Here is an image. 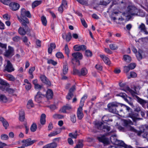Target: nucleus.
Instances as JSON below:
<instances>
[{
  "instance_id": "obj_60",
  "label": "nucleus",
  "mask_w": 148,
  "mask_h": 148,
  "mask_svg": "<svg viewBox=\"0 0 148 148\" xmlns=\"http://www.w3.org/2000/svg\"><path fill=\"white\" fill-rule=\"evenodd\" d=\"M21 39V38L18 36H15L12 38V40L15 42H17Z\"/></svg>"
},
{
  "instance_id": "obj_17",
  "label": "nucleus",
  "mask_w": 148,
  "mask_h": 148,
  "mask_svg": "<svg viewBox=\"0 0 148 148\" xmlns=\"http://www.w3.org/2000/svg\"><path fill=\"white\" fill-rule=\"evenodd\" d=\"M72 107L69 104H66L65 106H63L60 110V111L62 112L66 113H68L67 111H70Z\"/></svg>"
},
{
  "instance_id": "obj_27",
  "label": "nucleus",
  "mask_w": 148,
  "mask_h": 148,
  "mask_svg": "<svg viewBox=\"0 0 148 148\" xmlns=\"http://www.w3.org/2000/svg\"><path fill=\"white\" fill-rule=\"evenodd\" d=\"M88 73V70L85 68H82L80 71V76H84Z\"/></svg>"
},
{
  "instance_id": "obj_21",
  "label": "nucleus",
  "mask_w": 148,
  "mask_h": 148,
  "mask_svg": "<svg viewBox=\"0 0 148 148\" xmlns=\"http://www.w3.org/2000/svg\"><path fill=\"white\" fill-rule=\"evenodd\" d=\"M115 144L119 146H121L125 147L126 145V144L122 140H120L118 139H115Z\"/></svg>"
},
{
  "instance_id": "obj_8",
  "label": "nucleus",
  "mask_w": 148,
  "mask_h": 148,
  "mask_svg": "<svg viewBox=\"0 0 148 148\" xmlns=\"http://www.w3.org/2000/svg\"><path fill=\"white\" fill-rule=\"evenodd\" d=\"M17 18L22 26H24L25 28L27 27V25L29 24V21L27 18L26 17L21 18L18 16Z\"/></svg>"
},
{
  "instance_id": "obj_62",
  "label": "nucleus",
  "mask_w": 148,
  "mask_h": 148,
  "mask_svg": "<svg viewBox=\"0 0 148 148\" xmlns=\"http://www.w3.org/2000/svg\"><path fill=\"white\" fill-rule=\"evenodd\" d=\"M130 77H128V78L130 79L131 77L134 78L136 77L137 76V74L134 72H131L130 73Z\"/></svg>"
},
{
  "instance_id": "obj_61",
  "label": "nucleus",
  "mask_w": 148,
  "mask_h": 148,
  "mask_svg": "<svg viewBox=\"0 0 148 148\" xmlns=\"http://www.w3.org/2000/svg\"><path fill=\"white\" fill-rule=\"evenodd\" d=\"M110 127L108 125H103L102 130H104V131H109L110 130Z\"/></svg>"
},
{
  "instance_id": "obj_15",
  "label": "nucleus",
  "mask_w": 148,
  "mask_h": 148,
  "mask_svg": "<svg viewBox=\"0 0 148 148\" xmlns=\"http://www.w3.org/2000/svg\"><path fill=\"white\" fill-rule=\"evenodd\" d=\"M35 141V140H31L29 139H24L21 142L23 143V145L25 147L32 145Z\"/></svg>"
},
{
  "instance_id": "obj_51",
  "label": "nucleus",
  "mask_w": 148,
  "mask_h": 148,
  "mask_svg": "<svg viewBox=\"0 0 148 148\" xmlns=\"http://www.w3.org/2000/svg\"><path fill=\"white\" fill-rule=\"evenodd\" d=\"M85 54V55L87 57H91L92 56V52L88 50H86Z\"/></svg>"
},
{
  "instance_id": "obj_41",
  "label": "nucleus",
  "mask_w": 148,
  "mask_h": 148,
  "mask_svg": "<svg viewBox=\"0 0 148 148\" xmlns=\"http://www.w3.org/2000/svg\"><path fill=\"white\" fill-rule=\"evenodd\" d=\"M64 50L65 53L66 54L67 57L68 58H69L70 51L68 48L67 44L65 45L64 48Z\"/></svg>"
},
{
  "instance_id": "obj_57",
  "label": "nucleus",
  "mask_w": 148,
  "mask_h": 148,
  "mask_svg": "<svg viewBox=\"0 0 148 148\" xmlns=\"http://www.w3.org/2000/svg\"><path fill=\"white\" fill-rule=\"evenodd\" d=\"M136 56L139 60H141L142 58V55L139 52H138L136 53Z\"/></svg>"
},
{
  "instance_id": "obj_43",
  "label": "nucleus",
  "mask_w": 148,
  "mask_h": 148,
  "mask_svg": "<svg viewBox=\"0 0 148 148\" xmlns=\"http://www.w3.org/2000/svg\"><path fill=\"white\" fill-rule=\"evenodd\" d=\"M146 27L145 24L143 23H141L138 27V29L141 32H143L144 30L146 29Z\"/></svg>"
},
{
  "instance_id": "obj_54",
  "label": "nucleus",
  "mask_w": 148,
  "mask_h": 148,
  "mask_svg": "<svg viewBox=\"0 0 148 148\" xmlns=\"http://www.w3.org/2000/svg\"><path fill=\"white\" fill-rule=\"evenodd\" d=\"M56 57L58 58H63L64 57L62 53L60 52L57 53L56 54Z\"/></svg>"
},
{
  "instance_id": "obj_9",
  "label": "nucleus",
  "mask_w": 148,
  "mask_h": 148,
  "mask_svg": "<svg viewBox=\"0 0 148 148\" xmlns=\"http://www.w3.org/2000/svg\"><path fill=\"white\" fill-rule=\"evenodd\" d=\"M148 130V125H142L140 127V131L138 132L137 135L138 136L141 137V136L145 133V132Z\"/></svg>"
},
{
  "instance_id": "obj_49",
  "label": "nucleus",
  "mask_w": 148,
  "mask_h": 148,
  "mask_svg": "<svg viewBox=\"0 0 148 148\" xmlns=\"http://www.w3.org/2000/svg\"><path fill=\"white\" fill-rule=\"evenodd\" d=\"M137 116V114H135L132 113L129 114V117L131 118L134 121H135Z\"/></svg>"
},
{
  "instance_id": "obj_37",
  "label": "nucleus",
  "mask_w": 148,
  "mask_h": 148,
  "mask_svg": "<svg viewBox=\"0 0 148 148\" xmlns=\"http://www.w3.org/2000/svg\"><path fill=\"white\" fill-rule=\"evenodd\" d=\"M41 1H36L33 3L32 5V8H34L38 6L41 3Z\"/></svg>"
},
{
  "instance_id": "obj_46",
  "label": "nucleus",
  "mask_w": 148,
  "mask_h": 148,
  "mask_svg": "<svg viewBox=\"0 0 148 148\" xmlns=\"http://www.w3.org/2000/svg\"><path fill=\"white\" fill-rule=\"evenodd\" d=\"M53 117L55 119H62L63 118V116L58 114H55L53 115Z\"/></svg>"
},
{
  "instance_id": "obj_48",
  "label": "nucleus",
  "mask_w": 148,
  "mask_h": 148,
  "mask_svg": "<svg viewBox=\"0 0 148 148\" xmlns=\"http://www.w3.org/2000/svg\"><path fill=\"white\" fill-rule=\"evenodd\" d=\"M109 47L110 49L112 50H116L118 48V46L114 44H110Z\"/></svg>"
},
{
  "instance_id": "obj_11",
  "label": "nucleus",
  "mask_w": 148,
  "mask_h": 148,
  "mask_svg": "<svg viewBox=\"0 0 148 148\" xmlns=\"http://www.w3.org/2000/svg\"><path fill=\"white\" fill-rule=\"evenodd\" d=\"M1 89L3 91H4L5 90L11 96H16V94H15L16 90V89L15 88L14 89L9 87H4L3 88H2Z\"/></svg>"
},
{
  "instance_id": "obj_13",
  "label": "nucleus",
  "mask_w": 148,
  "mask_h": 148,
  "mask_svg": "<svg viewBox=\"0 0 148 148\" xmlns=\"http://www.w3.org/2000/svg\"><path fill=\"white\" fill-rule=\"evenodd\" d=\"M44 97L45 95L42 94L40 92L38 91L35 97V100L37 102L40 103L41 102L42 98Z\"/></svg>"
},
{
  "instance_id": "obj_19",
  "label": "nucleus",
  "mask_w": 148,
  "mask_h": 148,
  "mask_svg": "<svg viewBox=\"0 0 148 148\" xmlns=\"http://www.w3.org/2000/svg\"><path fill=\"white\" fill-rule=\"evenodd\" d=\"M100 57L103 60L104 62L107 64L109 65L110 63V61L109 58L104 55H100Z\"/></svg>"
},
{
  "instance_id": "obj_5",
  "label": "nucleus",
  "mask_w": 148,
  "mask_h": 148,
  "mask_svg": "<svg viewBox=\"0 0 148 148\" xmlns=\"http://www.w3.org/2000/svg\"><path fill=\"white\" fill-rule=\"evenodd\" d=\"M6 63L4 65V70L8 73H11L15 70L12 64L8 60H5Z\"/></svg>"
},
{
  "instance_id": "obj_23",
  "label": "nucleus",
  "mask_w": 148,
  "mask_h": 148,
  "mask_svg": "<svg viewBox=\"0 0 148 148\" xmlns=\"http://www.w3.org/2000/svg\"><path fill=\"white\" fill-rule=\"evenodd\" d=\"M83 141L82 139H78L77 144L74 148H82L83 146Z\"/></svg>"
},
{
  "instance_id": "obj_29",
  "label": "nucleus",
  "mask_w": 148,
  "mask_h": 148,
  "mask_svg": "<svg viewBox=\"0 0 148 148\" xmlns=\"http://www.w3.org/2000/svg\"><path fill=\"white\" fill-rule=\"evenodd\" d=\"M18 33L21 35H24L26 34V31L24 28L20 27L18 29Z\"/></svg>"
},
{
  "instance_id": "obj_31",
  "label": "nucleus",
  "mask_w": 148,
  "mask_h": 148,
  "mask_svg": "<svg viewBox=\"0 0 148 148\" xmlns=\"http://www.w3.org/2000/svg\"><path fill=\"white\" fill-rule=\"evenodd\" d=\"M25 119V113L23 111H20L19 113V119L21 121H23Z\"/></svg>"
},
{
  "instance_id": "obj_39",
  "label": "nucleus",
  "mask_w": 148,
  "mask_h": 148,
  "mask_svg": "<svg viewBox=\"0 0 148 148\" xmlns=\"http://www.w3.org/2000/svg\"><path fill=\"white\" fill-rule=\"evenodd\" d=\"M78 134L77 133V131H76L75 132H73L70 133L69 134V136L71 138H77Z\"/></svg>"
},
{
  "instance_id": "obj_42",
  "label": "nucleus",
  "mask_w": 148,
  "mask_h": 148,
  "mask_svg": "<svg viewBox=\"0 0 148 148\" xmlns=\"http://www.w3.org/2000/svg\"><path fill=\"white\" fill-rule=\"evenodd\" d=\"M124 60L127 62H129L131 60V57L127 55H125L123 56Z\"/></svg>"
},
{
  "instance_id": "obj_14",
  "label": "nucleus",
  "mask_w": 148,
  "mask_h": 148,
  "mask_svg": "<svg viewBox=\"0 0 148 148\" xmlns=\"http://www.w3.org/2000/svg\"><path fill=\"white\" fill-rule=\"evenodd\" d=\"M82 107L80 106L77 109V115L79 120H81L84 117V114L82 112Z\"/></svg>"
},
{
  "instance_id": "obj_3",
  "label": "nucleus",
  "mask_w": 148,
  "mask_h": 148,
  "mask_svg": "<svg viewBox=\"0 0 148 148\" xmlns=\"http://www.w3.org/2000/svg\"><path fill=\"white\" fill-rule=\"evenodd\" d=\"M72 55L73 58L71 59V62L74 66H79L80 65V61L78 60H81L83 58L82 54L79 52L73 53Z\"/></svg>"
},
{
  "instance_id": "obj_32",
  "label": "nucleus",
  "mask_w": 148,
  "mask_h": 148,
  "mask_svg": "<svg viewBox=\"0 0 148 148\" xmlns=\"http://www.w3.org/2000/svg\"><path fill=\"white\" fill-rule=\"evenodd\" d=\"M123 121L124 123V125L125 126H128L131 125L133 124V123L132 121L130 120H123Z\"/></svg>"
},
{
  "instance_id": "obj_64",
  "label": "nucleus",
  "mask_w": 148,
  "mask_h": 148,
  "mask_svg": "<svg viewBox=\"0 0 148 148\" xmlns=\"http://www.w3.org/2000/svg\"><path fill=\"white\" fill-rule=\"evenodd\" d=\"M130 70L134 69L136 66V64H135L131 63L128 66Z\"/></svg>"
},
{
  "instance_id": "obj_35",
  "label": "nucleus",
  "mask_w": 148,
  "mask_h": 148,
  "mask_svg": "<svg viewBox=\"0 0 148 148\" xmlns=\"http://www.w3.org/2000/svg\"><path fill=\"white\" fill-rule=\"evenodd\" d=\"M37 128V126L35 123H33L31 125L30 128V131L32 132H35Z\"/></svg>"
},
{
  "instance_id": "obj_7",
  "label": "nucleus",
  "mask_w": 148,
  "mask_h": 148,
  "mask_svg": "<svg viewBox=\"0 0 148 148\" xmlns=\"http://www.w3.org/2000/svg\"><path fill=\"white\" fill-rule=\"evenodd\" d=\"M118 96L122 97L125 101L130 105H132L133 103L132 102V99L131 97H128L124 93H120Z\"/></svg>"
},
{
  "instance_id": "obj_18",
  "label": "nucleus",
  "mask_w": 148,
  "mask_h": 148,
  "mask_svg": "<svg viewBox=\"0 0 148 148\" xmlns=\"http://www.w3.org/2000/svg\"><path fill=\"white\" fill-rule=\"evenodd\" d=\"M53 96V91L50 89H48L47 90L45 97L48 99H51L52 98Z\"/></svg>"
},
{
  "instance_id": "obj_33",
  "label": "nucleus",
  "mask_w": 148,
  "mask_h": 148,
  "mask_svg": "<svg viewBox=\"0 0 148 148\" xmlns=\"http://www.w3.org/2000/svg\"><path fill=\"white\" fill-rule=\"evenodd\" d=\"M87 95L86 94H85L82 98L80 101V106H83L85 100L87 98Z\"/></svg>"
},
{
  "instance_id": "obj_1",
  "label": "nucleus",
  "mask_w": 148,
  "mask_h": 148,
  "mask_svg": "<svg viewBox=\"0 0 148 148\" xmlns=\"http://www.w3.org/2000/svg\"><path fill=\"white\" fill-rule=\"evenodd\" d=\"M136 87L134 86V90H133L131 89L129 87L126 86L123 88L121 89L127 92H129L131 94L134 98H136L137 101L143 107L145 104L147 103V102L146 100L140 98L136 95Z\"/></svg>"
},
{
  "instance_id": "obj_30",
  "label": "nucleus",
  "mask_w": 148,
  "mask_h": 148,
  "mask_svg": "<svg viewBox=\"0 0 148 148\" xmlns=\"http://www.w3.org/2000/svg\"><path fill=\"white\" fill-rule=\"evenodd\" d=\"M61 132V129H58L56 131H54L52 132H51L48 135V136L49 137H51L55 136L57 134H59Z\"/></svg>"
},
{
  "instance_id": "obj_38",
  "label": "nucleus",
  "mask_w": 148,
  "mask_h": 148,
  "mask_svg": "<svg viewBox=\"0 0 148 148\" xmlns=\"http://www.w3.org/2000/svg\"><path fill=\"white\" fill-rule=\"evenodd\" d=\"M0 84L4 85L5 86L8 87L10 86V84L7 82L6 81H5V80L2 79L0 78Z\"/></svg>"
},
{
  "instance_id": "obj_45",
  "label": "nucleus",
  "mask_w": 148,
  "mask_h": 148,
  "mask_svg": "<svg viewBox=\"0 0 148 148\" xmlns=\"http://www.w3.org/2000/svg\"><path fill=\"white\" fill-rule=\"evenodd\" d=\"M47 63L48 64H51L53 66H56L57 64V62H56L51 59H48Z\"/></svg>"
},
{
  "instance_id": "obj_2",
  "label": "nucleus",
  "mask_w": 148,
  "mask_h": 148,
  "mask_svg": "<svg viewBox=\"0 0 148 148\" xmlns=\"http://www.w3.org/2000/svg\"><path fill=\"white\" fill-rule=\"evenodd\" d=\"M109 111L112 113L118 114L119 112L122 111L120 108V107L118 106V104L116 102H112L109 103L107 106Z\"/></svg>"
},
{
  "instance_id": "obj_12",
  "label": "nucleus",
  "mask_w": 148,
  "mask_h": 148,
  "mask_svg": "<svg viewBox=\"0 0 148 148\" xmlns=\"http://www.w3.org/2000/svg\"><path fill=\"white\" fill-rule=\"evenodd\" d=\"M9 6L12 10L15 11L19 9L20 6L19 4L16 3L12 2L10 4Z\"/></svg>"
},
{
  "instance_id": "obj_10",
  "label": "nucleus",
  "mask_w": 148,
  "mask_h": 148,
  "mask_svg": "<svg viewBox=\"0 0 148 148\" xmlns=\"http://www.w3.org/2000/svg\"><path fill=\"white\" fill-rule=\"evenodd\" d=\"M19 17L21 18H25L27 17L29 18H31L32 16L29 11L26 10L24 8H22L21 10V15Z\"/></svg>"
},
{
  "instance_id": "obj_6",
  "label": "nucleus",
  "mask_w": 148,
  "mask_h": 148,
  "mask_svg": "<svg viewBox=\"0 0 148 148\" xmlns=\"http://www.w3.org/2000/svg\"><path fill=\"white\" fill-rule=\"evenodd\" d=\"M8 49L5 51L4 55L6 57L11 58L14 54V49L12 47L10 46H8Z\"/></svg>"
},
{
  "instance_id": "obj_20",
  "label": "nucleus",
  "mask_w": 148,
  "mask_h": 148,
  "mask_svg": "<svg viewBox=\"0 0 148 148\" xmlns=\"http://www.w3.org/2000/svg\"><path fill=\"white\" fill-rule=\"evenodd\" d=\"M62 37L63 39H65L67 42L69 41L72 38L71 34L70 32L68 33L67 34H62Z\"/></svg>"
},
{
  "instance_id": "obj_28",
  "label": "nucleus",
  "mask_w": 148,
  "mask_h": 148,
  "mask_svg": "<svg viewBox=\"0 0 148 148\" xmlns=\"http://www.w3.org/2000/svg\"><path fill=\"white\" fill-rule=\"evenodd\" d=\"M46 115L44 114H42L40 117V122L41 124L43 125L45 124L46 122Z\"/></svg>"
},
{
  "instance_id": "obj_34",
  "label": "nucleus",
  "mask_w": 148,
  "mask_h": 148,
  "mask_svg": "<svg viewBox=\"0 0 148 148\" xmlns=\"http://www.w3.org/2000/svg\"><path fill=\"white\" fill-rule=\"evenodd\" d=\"M68 71V64L66 63L63 66V73L64 75L66 74Z\"/></svg>"
},
{
  "instance_id": "obj_47",
  "label": "nucleus",
  "mask_w": 148,
  "mask_h": 148,
  "mask_svg": "<svg viewBox=\"0 0 148 148\" xmlns=\"http://www.w3.org/2000/svg\"><path fill=\"white\" fill-rule=\"evenodd\" d=\"M61 5L64 8L66 9L67 7V3L66 1L65 0H62Z\"/></svg>"
},
{
  "instance_id": "obj_50",
  "label": "nucleus",
  "mask_w": 148,
  "mask_h": 148,
  "mask_svg": "<svg viewBox=\"0 0 148 148\" xmlns=\"http://www.w3.org/2000/svg\"><path fill=\"white\" fill-rule=\"evenodd\" d=\"M0 1L2 3L7 5H9L11 3L10 0H0Z\"/></svg>"
},
{
  "instance_id": "obj_24",
  "label": "nucleus",
  "mask_w": 148,
  "mask_h": 148,
  "mask_svg": "<svg viewBox=\"0 0 148 148\" xmlns=\"http://www.w3.org/2000/svg\"><path fill=\"white\" fill-rule=\"evenodd\" d=\"M5 76L6 77L7 79L9 81L14 82L15 80V77L12 75L7 74L5 75Z\"/></svg>"
},
{
  "instance_id": "obj_52",
  "label": "nucleus",
  "mask_w": 148,
  "mask_h": 148,
  "mask_svg": "<svg viewBox=\"0 0 148 148\" xmlns=\"http://www.w3.org/2000/svg\"><path fill=\"white\" fill-rule=\"evenodd\" d=\"M23 85L25 86V88L27 90H29L31 89L32 88V85L31 83L28 84H24Z\"/></svg>"
},
{
  "instance_id": "obj_40",
  "label": "nucleus",
  "mask_w": 148,
  "mask_h": 148,
  "mask_svg": "<svg viewBox=\"0 0 148 148\" xmlns=\"http://www.w3.org/2000/svg\"><path fill=\"white\" fill-rule=\"evenodd\" d=\"M34 106V104L33 101L32 100H29L27 103V107L28 109H30L33 107Z\"/></svg>"
},
{
  "instance_id": "obj_44",
  "label": "nucleus",
  "mask_w": 148,
  "mask_h": 148,
  "mask_svg": "<svg viewBox=\"0 0 148 148\" xmlns=\"http://www.w3.org/2000/svg\"><path fill=\"white\" fill-rule=\"evenodd\" d=\"M41 18L42 24L45 26H46L47 24V21L46 18L44 16H42Z\"/></svg>"
},
{
  "instance_id": "obj_36",
  "label": "nucleus",
  "mask_w": 148,
  "mask_h": 148,
  "mask_svg": "<svg viewBox=\"0 0 148 148\" xmlns=\"http://www.w3.org/2000/svg\"><path fill=\"white\" fill-rule=\"evenodd\" d=\"M0 101L6 103L8 101V99L5 95H0Z\"/></svg>"
},
{
  "instance_id": "obj_53",
  "label": "nucleus",
  "mask_w": 148,
  "mask_h": 148,
  "mask_svg": "<svg viewBox=\"0 0 148 148\" xmlns=\"http://www.w3.org/2000/svg\"><path fill=\"white\" fill-rule=\"evenodd\" d=\"M71 120L73 123H75L76 121V117L75 114H72L71 116Z\"/></svg>"
},
{
  "instance_id": "obj_59",
  "label": "nucleus",
  "mask_w": 148,
  "mask_h": 148,
  "mask_svg": "<svg viewBox=\"0 0 148 148\" xmlns=\"http://www.w3.org/2000/svg\"><path fill=\"white\" fill-rule=\"evenodd\" d=\"M22 40L23 42L25 43V44L27 45V46H29V44L27 43L28 41V39L27 37L25 36H24L22 39Z\"/></svg>"
},
{
  "instance_id": "obj_16",
  "label": "nucleus",
  "mask_w": 148,
  "mask_h": 148,
  "mask_svg": "<svg viewBox=\"0 0 148 148\" xmlns=\"http://www.w3.org/2000/svg\"><path fill=\"white\" fill-rule=\"evenodd\" d=\"M40 79L42 82L48 85H51V83L45 75H41L40 76Z\"/></svg>"
},
{
  "instance_id": "obj_22",
  "label": "nucleus",
  "mask_w": 148,
  "mask_h": 148,
  "mask_svg": "<svg viewBox=\"0 0 148 148\" xmlns=\"http://www.w3.org/2000/svg\"><path fill=\"white\" fill-rule=\"evenodd\" d=\"M0 121L2 123L5 129H6L9 126V124L7 121L3 117L0 118Z\"/></svg>"
},
{
  "instance_id": "obj_25",
  "label": "nucleus",
  "mask_w": 148,
  "mask_h": 148,
  "mask_svg": "<svg viewBox=\"0 0 148 148\" xmlns=\"http://www.w3.org/2000/svg\"><path fill=\"white\" fill-rule=\"evenodd\" d=\"M99 141L103 143L104 145L110 144L112 142L111 139H99Z\"/></svg>"
},
{
  "instance_id": "obj_56",
  "label": "nucleus",
  "mask_w": 148,
  "mask_h": 148,
  "mask_svg": "<svg viewBox=\"0 0 148 148\" xmlns=\"http://www.w3.org/2000/svg\"><path fill=\"white\" fill-rule=\"evenodd\" d=\"M80 71L78 69H75V67H74L73 69V74L76 75L77 74L80 76Z\"/></svg>"
},
{
  "instance_id": "obj_4",
  "label": "nucleus",
  "mask_w": 148,
  "mask_h": 148,
  "mask_svg": "<svg viewBox=\"0 0 148 148\" xmlns=\"http://www.w3.org/2000/svg\"><path fill=\"white\" fill-rule=\"evenodd\" d=\"M128 10L127 13L128 14L127 17H132L133 16L137 15L138 13V9L135 6L133 5H130L128 6Z\"/></svg>"
},
{
  "instance_id": "obj_63",
  "label": "nucleus",
  "mask_w": 148,
  "mask_h": 148,
  "mask_svg": "<svg viewBox=\"0 0 148 148\" xmlns=\"http://www.w3.org/2000/svg\"><path fill=\"white\" fill-rule=\"evenodd\" d=\"M49 145L50 148H55L57 146V144L55 143H52L50 144H48Z\"/></svg>"
},
{
  "instance_id": "obj_26",
  "label": "nucleus",
  "mask_w": 148,
  "mask_h": 148,
  "mask_svg": "<svg viewBox=\"0 0 148 148\" xmlns=\"http://www.w3.org/2000/svg\"><path fill=\"white\" fill-rule=\"evenodd\" d=\"M103 124V123L102 122L96 123L95 124V127L99 130H102V126Z\"/></svg>"
},
{
  "instance_id": "obj_55",
  "label": "nucleus",
  "mask_w": 148,
  "mask_h": 148,
  "mask_svg": "<svg viewBox=\"0 0 148 148\" xmlns=\"http://www.w3.org/2000/svg\"><path fill=\"white\" fill-rule=\"evenodd\" d=\"M88 0H77L82 5H85L87 3Z\"/></svg>"
},
{
  "instance_id": "obj_58",
  "label": "nucleus",
  "mask_w": 148,
  "mask_h": 148,
  "mask_svg": "<svg viewBox=\"0 0 148 148\" xmlns=\"http://www.w3.org/2000/svg\"><path fill=\"white\" fill-rule=\"evenodd\" d=\"M102 121L104 123H105V121H112V120L111 119H109L108 117L106 116H103L102 118Z\"/></svg>"
}]
</instances>
